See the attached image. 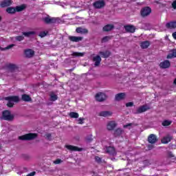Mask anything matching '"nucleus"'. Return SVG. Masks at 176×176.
Segmentation results:
<instances>
[{
	"mask_svg": "<svg viewBox=\"0 0 176 176\" xmlns=\"http://www.w3.org/2000/svg\"><path fill=\"white\" fill-rule=\"evenodd\" d=\"M5 100L8 101L7 105L10 108H12V107L14 105V102H19V101H20L19 96H8L5 98Z\"/></svg>",
	"mask_w": 176,
	"mask_h": 176,
	"instance_id": "obj_1",
	"label": "nucleus"
},
{
	"mask_svg": "<svg viewBox=\"0 0 176 176\" xmlns=\"http://www.w3.org/2000/svg\"><path fill=\"white\" fill-rule=\"evenodd\" d=\"M36 32L34 31H31V32H25L23 33V35H24V36H31L32 35H35Z\"/></svg>",
	"mask_w": 176,
	"mask_h": 176,
	"instance_id": "obj_32",
	"label": "nucleus"
},
{
	"mask_svg": "<svg viewBox=\"0 0 176 176\" xmlns=\"http://www.w3.org/2000/svg\"><path fill=\"white\" fill-rule=\"evenodd\" d=\"M94 61L95 62L96 67H98L101 63V57L100 56H96L94 58Z\"/></svg>",
	"mask_w": 176,
	"mask_h": 176,
	"instance_id": "obj_22",
	"label": "nucleus"
},
{
	"mask_svg": "<svg viewBox=\"0 0 176 176\" xmlns=\"http://www.w3.org/2000/svg\"><path fill=\"white\" fill-rule=\"evenodd\" d=\"M131 126H132V124H128L124 125V129H127L129 127H131Z\"/></svg>",
	"mask_w": 176,
	"mask_h": 176,
	"instance_id": "obj_46",
	"label": "nucleus"
},
{
	"mask_svg": "<svg viewBox=\"0 0 176 176\" xmlns=\"http://www.w3.org/2000/svg\"><path fill=\"white\" fill-rule=\"evenodd\" d=\"M43 20L45 21V23H47V24L54 23V18H52L49 15H47L45 17H44Z\"/></svg>",
	"mask_w": 176,
	"mask_h": 176,
	"instance_id": "obj_15",
	"label": "nucleus"
},
{
	"mask_svg": "<svg viewBox=\"0 0 176 176\" xmlns=\"http://www.w3.org/2000/svg\"><path fill=\"white\" fill-rule=\"evenodd\" d=\"M36 173L35 172H32L30 173H29L28 175H27V176H34L35 175Z\"/></svg>",
	"mask_w": 176,
	"mask_h": 176,
	"instance_id": "obj_48",
	"label": "nucleus"
},
{
	"mask_svg": "<svg viewBox=\"0 0 176 176\" xmlns=\"http://www.w3.org/2000/svg\"><path fill=\"white\" fill-rule=\"evenodd\" d=\"M124 28L127 32H135V27L131 25L124 26Z\"/></svg>",
	"mask_w": 176,
	"mask_h": 176,
	"instance_id": "obj_16",
	"label": "nucleus"
},
{
	"mask_svg": "<svg viewBox=\"0 0 176 176\" xmlns=\"http://www.w3.org/2000/svg\"><path fill=\"white\" fill-rule=\"evenodd\" d=\"M168 157L170 160H175V156L172 153H168Z\"/></svg>",
	"mask_w": 176,
	"mask_h": 176,
	"instance_id": "obj_37",
	"label": "nucleus"
},
{
	"mask_svg": "<svg viewBox=\"0 0 176 176\" xmlns=\"http://www.w3.org/2000/svg\"><path fill=\"white\" fill-rule=\"evenodd\" d=\"M57 98H58V97H57V95H56V94H54V93L50 94L51 101H56V100H57Z\"/></svg>",
	"mask_w": 176,
	"mask_h": 176,
	"instance_id": "obj_35",
	"label": "nucleus"
},
{
	"mask_svg": "<svg viewBox=\"0 0 176 176\" xmlns=\"http://www.w3.org/2000/svg\"><path fill=\"white\" fill-rule=\"evenodd\" d=\"M1 8H6L8 6H10L12 5V1L11 0H4L0 3Z\"/></svg>",
	"mask_w": 176,
	"mask_h": 176,
	"instance_id": "obj_17",
	"label": "nucleus"
},
{
	"mask_svg": "<svg viewBox=\"0 0 176 176\" xmlns=\"http://www.w3.org/2000/svg\"><path fill=\"white\" fill-rule=\"evenodd\" d=\"M126 98V94L124 93H120L116 95V100L120 101L122 100H124Z\"/></svg>",
	"mask_w": 176,
	"mask_h": 176,
	"instance_id": "obj_14",
	"label": "nucleus"
},
{
	"mask_svg": "<svg viewBox=\"0 0 176 176\" xmlns=\"http://www.w3.org/2000/svg\"><path fill=\"white\" fill-rule=\"evenodd\" d=\"M16 41H19V42L23 41L24 39V36H18L16 37Z\"/></svg>",
	"mask_w": 176,
	"mask_h": 176,
	"instance_id": "obj_41",
	"label": "nucleus"
},
{
	"mask_svg": "<svg viewBox=\"0 0 176 176\" xmlns=\"http://www.w3.org/2000/svg\"><path fill=\"white\" fill-rule=\"evenodd\" d=\"M171 140H173V136L168 135L166 136H164L161 142L162 144H168V142H170V141H171Z\"/></svg>",
	"mask_w": 176,
	"mask_h": 176,
	"instance_id": "obj_10",
	"label": "nucleus"
},
{
	"mask_svg": "<svg viewBox=\"0 0 176 176\" xmlns=\"http://www.w3.org/2000/svg\"><path fill=\"white\" fill-rule=\"evenodd\" d=\"M133 105H134V103H133V102H127L126 104V107H133Z\"/></svg>",
	"mask_w": 176,
	"mask_h": 176,
	"instance_id": "obj_44",
	"label": "nucleus"
},
{
	"mask_svg": "<svg viewBox=\"0 0 176 176\" xmlns=\"http://www.w3.org/2000/svg\"><path fill=\"white\" fill-rule=\"evenodd\" d=\"M47 138L49 139V138H50V134H47Z\"/></svg>",
	"mask_w": 176,
	"mask_h": 176,
	"instance_id": "obj_51",
	"label": "nucleus"
},
{
	"mask_svg": "<svg viewBox=\"0 0 176 176\" xmlns=\"http://www.w3.org/2000/svg\"><path fill=\"white\" fill-rule=\"evenodd\" d=\"M123 134V130L121 129H118L115 131L114 135L115 137H120V135H122Z\"/></svg>",
	"mask_w": 176,
	"mask_h": 176,
	"instance_id": "obj_27",
	"label": "nucleus"
},
{
	"mask_svg": "<svg viewBox=\"0 0 176 176\" xmlns=\"http://www.w3.org/2000/svg\"><path fill=\"white\" fill-rule=\"evenodd\" d=\"M83 54V53L80 52H74L72 54V56H74V57H82Z\"/></svg>",
	"mask_w": 176,
	"mask_h": 176,
	"instance_id": "obj_36",
	"label": "nucleus"
},
{
	"mask_svg": "<svg viewBox=\"0 0 176 176\" xmlns=\"http://www.w3.org/2000/svg\"><path fill=\"white\" fill-rule=\"evenodd\" d=\"M1 19H2V18L0 16V20H1Z\"/></svg>",
	"mask_w": 176,
	"mask_h": 176,
	"instance_id": "obj_52",
	"label": "nucleus"
},
{
	"mask_svg": "<svg viewBox=\"0 0 176 176\" xmlns=\"http://www.w3.org/2000/svg\"><path fill=\"white\" fill-rule=\"evenodd\" d=\"M109 39H111V37L109 36H105L102 39V43H105V42H108V41H109Z\"/></svg>",
	"mask_w": 176,
	"mask_h": 176,
	"instance_id": "obj_40",
	"label": "nucleus"
},
{
	"mask_svg": "<svg viewBox=\"0 0 176 176\" xmlns=\"http://www.w3.org/2000/svg\"><path fill=\"white\" fill-rule=\"evenodd\" d=\"M152 12V10L149 7H146L141 10V15L143 17H145L148 16V14H151V12Z\"/></svg>",
	"mask_w": 176,
	"mask_h": 176,
	"instance_id": "obj_6",
	"label": "nucleus"
},
{
	"mask_svg": "<svg viewBox=\"0 0 176 176\" xmlns=\"http://www.w3.org/2000/svg\"><path fill=\"white\" fill-rule=\"evenodd\" d=\"M166 28H176V21H172L166 23Z\"/></svg>",
	"mask_w": 176,
	"mask_h": 176,
	"instance_id": "obj_23",
	"label": "nucleus"
},
{
	"mask_svg": "<svg viewBox=\"0 0 176 176\" xmlns=\"http://www.w3.org/2000/svg\"><path fill=\"white\" fill-rule=\"evenodd\" d=\"M25 56H26V57H28L29 58L32 57V56H34V51L32 50H26L25 51Z\"/></svg>",
	"mask_w": 176,
	"mask_h": 176,
	"instance_id": "obj_20",
	"label": "nucleus"
},
{
	"mask_svg": "<svg viewBox=\"0 0 176 176\" xmlns=\"http://www.w3.org/2000/svg\"><path fill=\"white\" fill-rule=\"evenodd\" d=\"M76 32H77V34H88L89 30L83 28H77L76 30Z\"/></svg>",
	"mask_w": 176,
	"mask_h": 176,
	"instance_id": "obj_12",
	"label": "nucleus"
},
{
	"mask_svg": "<svg viewBox=\"0 0 176 176\" xmlns=\"http://www.w3.org/2000/svg\"><path fill=\"white\" fill-rule=\"evenodd\" d=\"M172 6L173 9H176V1H173V3H172Z\"/></svg>",
	"mask_w": 176,
	"mask_h": 176,
	"instance_id": "obj_47",
	"label": "nucleus"
},
{
	"mask_svg": "<svg viewBox=\"0 0 176 176\" xmlns=\"http://www.w3.org/2000/svg\"><path fill=\"white\" fill-rule=\"evenodd\" d=\"M2 119L4 120H12V119H13V116L10 114V111H3Z\"/></svg>",
	"mask_w": 176,
	"mask_h": 176,
	"instance_id": "obj_4",
	"label": "nucleus"
},
{
	"mask_svg": "<svg viewBox=\"0 0 176 176\" xmlns=\"http://www.w3.org/2000/svg\"><path fill=\"white\" fill-rule=\"evenodd\" d=\"M85 120V118H80L78 119V124H83V121Z\"/></svg>",
	"mask_w": 176,
	"mask_h": 176,
	"instance_id": "obj_42",
	"label": "nucleus"
},
{
	"mask_svg": "<svg viewBox=\"0 0 176 176\" xmlns=\"http://www.w3.org/2000/svg\"><path fill=\"white\" fill-rule=\"evenodd\" d=\"M106 152L107 153H109V155H112L113 156H115V155H116V151H115V148L112 146L106 147Z\"/></svg>",
	"mask_w": 176,
	"mask_h": 176,
	"instance_id": "obj_11",
	"label": "nucleus"
},
{
	"mask_svg": "<svg viewBox=\"0 0 176 176\" xmlns=\"http://www.w3.org/2000/svg\"><path fill=\"white\" fill-rule=\"evenodd\" d=\"M54 164H60V163H63V161L61 160H56L54 161Z\"/></svg>",
	"mask_w": 176,
	"mask_h": 176,
	"instance_id": "obj_43",
	"label": "nucleus"
},
{
	"mask_svg": "<svg viewBox=\"0 0 176 176\" xmlns=\"http://www.w3.org/2000/svg\"><path fill=\"white\" fill-rule=\"evenodd\" d=\"M65 148H67V149H68L69 151H82V148H78V146H72V145H66Z\"/></svg>",
	"mask_w": 176,
	"mask_h": 176,
	"instance_id": "obj_18",
	"label": "nucleus"
},
{
	"mask_svg": "<svg viewBox=\"0 0 176 176\" xmlns=\"http://www.w3.org/2000/svg\"><path fill=\"white\" fill-rule=\"evenodd\" d=\"M69 116L73 119H78L79 118V113L75 112H70Z\"/></svg>",
	"mask_w": 176,
	"mask_h": 176,
	"instance_id": "obj_28",
	"label": "nucleus"
},
{
	"mask_svg": "<svg viewBox=\"0 0 176 176\" xmlns=\"http://www.w3.org/2000/svg\"><path fill=\"white\" fill-rule=\"evenodd\" d=\"M113 29V25H107L103 28V31H111V30Z\"/></svg>",
	"mask_w": 176,
	"mask_h": 176,
	"instance_id": "obj_29",
	"label": "nucleus"
},
{
	"mask_svg": "<svg viewBox=\"0 0 176 176\" xmlns=\"http://www.w3.org/2000/svg\"><path fill=\"white\" fill-rule=\"evenodd\" d=\"M7 67L8 68L9 71H14L17 68L16 65L14 64H8L7 65Z\"/></svg>",
	"mask_w": 176,
	"mask_h": 176,
	"instance_id": "obj_31",
	"label": "nucleus"
},
{
	"mask_svg": "<svg viewBox=\"0 0 176 176\" xmlns=\"http://www.w3.org/2000/svg\"><path fill=\"white\" fill-rule=\"evenodd\" d=\"M172 35H173V38H174V39H176V32H174V33H173Z\"/></svg>",
	"mask_w": 176,
	"mask_h": 176,
	"instance_id": "obj_50",
	"label": "nucleus"
},
{
	"mask_svg": "<svg viewBox=\"0 0 176 176\" xmlns=\"http://www.w3.org/2000/svg\"><path fill=\"white\" fill-rule=\"evenodd\" d=\"M96 162H98V163H100L101 162V158L100 157H95Z\"/></svg>",
	"mask_w": 176,
	"mask_h": 176,
	"instance_id": "obj_45",
	"label": "nucleus"
},
{
	"mask_svg": "<svg viewBox=\"0 0 176 176\" xmlns=\"http://www.w3.org/2000/svg\"><path fill=\"white\" fill-rule=\"evenodd\" d=\"M25 9V6L22 5L20 6H16V8H8L6 10L7 13L13 14L16 13V12H21L22 10H24Z\"/></svg>",
	"mask_w": 176,
	"mask_h": 176,
	"instance_id": "obj_2",
	"label": "nucleus"
},
{
	"mask_svg": "<svg viewBox=\"0 0 176 176\" xmlns=\"http://www.w3.org/2000/svg\"><path fill=\"white\" fill-rule=\"evenodd\" d=\"M69 41L72 42H80L83 39L82 36H69Z\"/></svg>",
	"mask_w": 176,
	"mask_h": 176,
	"instance_id": "obj_9",
	"label": "nucleus"
},
{
	"mask_svg": "<svg viewBox=\"0 0 176 176\" xmlns=\"http://www.w3.org/2000/svg\"><path fill=\"white\" fill-rule=\"evenodd\" d=\"M171 124V121L170 120H165L162 122L163 126H170Z\"/></svg>",
	"mask_w": 176,
	"mask_h": 176,
	"instance_id": "obj_39",
	"label": "nucleus"
},
{
	"mask_svg": "<svg viewBox=\"0 0 176 176\" xmlns=\"http://www.w3.org/2000/svg\"><path fill=\"white\" fill-rule=\"evenodd\" d=\"M150 144H155L157 142V137L155 134H151L148 138Z\"/></svg>",
	"mask_w": 176,
	"mask_h": 176,
	"instance_id": "obj_8",
	"label": "nucleus"
},
{
	"mask_svg": "<svg viewBox=\"0 0 176 176\" xmlns=\"http://www.w3.org/2000/svg\"><path fill=\"white\" fill-rule=\"evenodd\" d=\"M111 115H112L111 111H101L100 113V116H104V118H107V116H111Z\"/></svg>",
	"mask_w": 176,
	"mask_h": 176,
	"instance_id": "obj_26",
	"label": "nucleus"
},
{
	"mask_svg": "<svg viewBox=\"0 0 176 176\" xmlns=\"http://www.w3.org/2000/svg\"><path fill=\"white\" fill-rule=\"evenodd\" d=\"M23 101H31V97L27 94L22 95Z\"/></svg>",
	"mask_w": 176,
	"mask_h": 176,
	"instance_id": "obj_33",
	"label": "nucleus"
},
{
	"mask_svg": "<svg viewBox=\"0 0 176 176\" xmlns=\"http://www.w3.org/2000/svg\"><path fill=\"white\" fill-rule=\"evenodd\" d=\"M94 6L96 9H101V8H104L105 6V1L103 0H99L94 3Z\"/></svg>",
	"mask_w": 176,
	"mask_h": 176,
	"instance_id": "obj_5",
	"label": "nucleus"
},
{
	"mask_svg": "<svg viewBox=\"0 0 176 176\" xmlns=\"http://www.w3.org/2000/svg\"><path fill=\"white\" fill-rule=\"evenodd\" d=\"M13 46H14V44H11V45L7 46L5 48H2V47H0V50H8L9 49H12V47H13Z\"/></svg>",
	"mask_w": 176,
	"mask_h": 176,
	"instance_id": "obj_38",
	"label": "nucleus"
},
{
	"mask_svg": "<svg viewBox=\"0 0 176 176\" xmlns=\"http://www.w3.org/2000/svg\"><path fill=\"white\" fill-rule=\"evenodd\" d=\"M116 127V122L115 121H110L107 124V129L113 130V129Z\"/></svg>",
	"mask_w": 176,
	"mask_h": 176,
	"instance_id": "obj_19",
	"label": "nucleus"
},
{
	"mask_svg": "<svg viewBox=\"0 0 176 176\" xmlns=\"http://www.w3.org/2000/svg\"><path fill=\"white\" fill-rule=\"evenodd\" d=\"M161 68H168L170 67V61L165 60L160 64Z\"/></svg>",
	"mask_w": 176,
	"mask_h": 176,
	"instance_id": "obj_21",
	"label": "nucleus"
},
{
	"mask_svg": "<svg viewBox=\"0 0 176 176\" xmlns=\"http://www.w3.org/2000/svg\"><path fill=\"white\" fill-rule=\"evenodd\" d=\"M107 99V95H105V94L104 93H98L96 95V101H104V100Z\"/></svg>",
	"mask_w": 176,
	"mask_h": 176,
	"instance_id": "obj_7",
	"label": "nucleus"
},
{
	"mask_svg": "<svg viewBox=\"0 0 176 176\" xmlns=\"http://www.w3.org/2000/svg\"><path fill=\"white\" fill-rule=\"evenodd\" d=\"M99 54H100V56H102V57H104V58L109 57V55L111 54V53L108 51L100 52H99Z\"/></svg>",
	"mask_w": 176,
	"mask_h": 176,
	"instance_id": "obj_25",
	"label": "nucleus"
},
{
	"mask_svg": "<svg viewBox=\"0 0 176 176\" xmlns=\"http://www.w3.org/2000/svg\"><path fill=\"white\" fill-rule=\"evenodd\" d=\"M148 109H149V107L146 105L142 106L138 109L136 113H142V112H145Z\"/></svg>",
	"mask_w": 176,
	"mask_h": 176,
	"instance_id": "obj_13",
	"label": "nucleus"
},
{
	"mask_svg": "<svg viewBox=\"0 0 176 176\" xmlns=\"http://www.w3.org/2000/svg\"><path fill=\"white\" fill-rule=\"evenodd\" d=\"M153 148V145H152V144H150L148 146V149H149V150L152 149Z\"/></svg>",
	"mask_w": 176,
	"mask_h": 176,
	"instance_id": "obj_49",
	"label": "nucleus"
},
{
	"mask_svg": "<svg viewBox=\"0 0 176 176\" xmlns=\"http://www.w3.org/2000/svg\"><path fill=\"white\" fill-rule=\"evenodd\" d=\"M149 45L151 44L148 41H144L141 43L140 46L142 49H146L149 46Z\"/></svg>",
	"mask_w": 176,
	"mask_h": 176,
	"instance_id": "obj_30",
	"label": "nucleus"
},
{
	"mask_svg": "<svg viewBox=\"0 0 176 176\" xmlns=\"http://www.w3.org/2000/svg\"><path fill=\"white\" fill-rule=\"evenodd\" d=\"M174 57H176V50H171L167 56V58H174Z\"/></svg>",
	"mask_w": 176,
	"mask_h": 176,
	"instance_id": "obj_24",
	"label": "nucleus"
},
{
	"mask_svg": "<svg viewBox=\"0 0 176 176\" xmlns=\"http://www.w3.org/2000/svg\"><path fill=\"white\" fill-rule=\"evenodd\" d=\"M36 133H28L19 137V140H34V138H36Z\"/></svg>",
	"mask_w": 176,
	"mask_h": 176,
	"instance_id": "obj_3",
	"label": "nucleus"
},
{
	"mask_svg": "<svg viewBox=\"0 0 176 176\" xmlns=\"http://www.w3.org/2000/svg\"><path fill=\"white\" fill-rule=\"evenodd\" d=\"M47 34H49V32L47 30H45V31L41 32L38 34V36H40L41 38H45V36H46V35H47Z\"/></svg>",
	"mask_w": 176,
	"mask_h": 176,
	"instance_id": "obj_34",
	"label": "nucleus"
}]
</instances>
